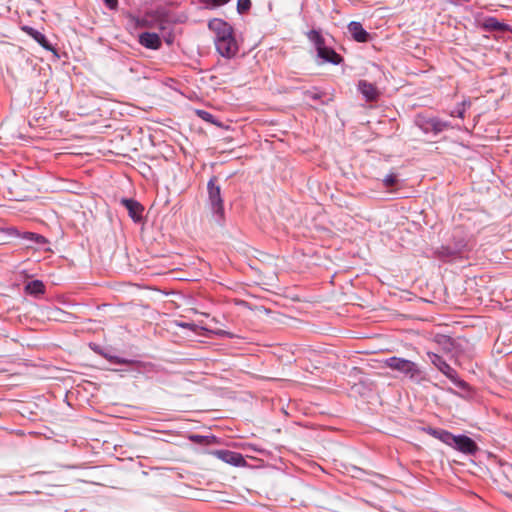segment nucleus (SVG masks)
Here are the masks:
<instances>
[{"label": "nucleus", "instance_id": "nucleus-1", "mask_svg": "<svg viewBox=\"0 0 512 512\" xmlns=\"http://www.w3.org/2000/svg\"><path fill=\"white\" fill-rule=\"evenodd\" d=\"M427 433L443 443L465 454H474L478 447L474 440L466 435L455 436L443 429L428 428Z\"/></svg>", "mask_w": 512, "mask_h": 512}, {"label": "nucleus", "instance_id": "nucleus-2", "mask_svg": "<svg viewBox=\"0 0 512 512\" xmlns=\"http://www.w3.org/2000/svg\"><path fill=\"white\" fill-rule=\"evenodd\" d=\"M384 363L385 366L389 367L390 369L408 375L411 378L419 374L417 365L408 359L393 356L386 359Z\"/></svg>", "mask_w": 512, "mask_h": 512}, {"label": "nucleus", "instance_id": "nucleus-3", "mask_svg": "<svg viewBox=\"0 0 512 512\" xmlns=\"http://www.w3.org/2000/svg\"><path fill=\"white\" fill-rule=\"evenodd\" d=\"M216 177H213L209 180L207 188H208V198L211 205L212 210L215 214H217L220 218H223L224 215V207H223V199L221 197V189L219 185H216Z\"/></svg>", "mask_w": 512, "mask_h": 512}, {"label": "nucleus", "instance_id": "nucleus-4", "mask_svg": "<svg viewBox=\"0 0 512 512\" xmlns=\"http://www.w3.org/2000/svg\"><path fill=\"white\" fill-rule=\"evenodd\" d=\"M416 123L424 133L433 132L434 134H438L449 127L447 122H443L437 118H427L420 115L417 117Z\"/></svg>", "mask_w": 512, "mask_h": 512}, {"label": "nucleus", "instance_id": "nucleus-5", "mask_svg": "<svg viewBox=\"0 0 512 512\" xmlns=\"http://www.w3.org/2000/svg\"><path fill=\"white\" fill-rule=\"evenodd\" d=\"M208 27L215 35V43L233 34V28L231 27V25H229L226 21L219 18H214L210 20L208 23Z\"/></svg>", "mask_w": 512, "mask_h": 512}, {"label": "nucleus", "instance_id": "nucleus-6", "mask_svg": "<svg viewBox=\"0 0 512 512\" xmlns=\"http://www.w3.org/2000/svg\"><path fill=\"white\" fill-rule=\"evenodd\" d=\"M215 46L216 50L222 56L227 58L233 57L238 51V46L234 38V34H231L230 36L221 39L220 41H217V43H215Z\"/></svg>", "mask_w": 512, "mask_h": 512}, {"label": "nucleus", "instance_id": "nucleus-7", "mask_svg": "<svg viewBox=\"0 0 512 512\" xmlns=\"http://www.w3.org/2000/svg\"><path fill=\"white\" fill-rule=\"evenodd\" d=\"M427 356L429 358V360L443 373L445 374L448 378H454L456 372L455 370L449 365L447 364L441 356H439L438 354H435V353H432V352H428L427 353Z\"/></svg>", "mask_w": 512, "mask_h": 512}, {"label": "nucleus", "instance_id": "nucleus-8", "mask_svg": "<svg viewBox=\"0 0 512 512\" xmlns=\"http://www.w3.org/2000/svg\"><path fill=\"white\" fill-rule=\"evenodd\" d=\"M348 31L352 38L360 43H365L369 40V33L363 28L360 22L352 21L348 24Z\"/></svg>", "mask_w": 512, "mask_h": 512}, {"label": "nucleus", "instance_id": "nucleus-9", "mask_svg": "<svg viewBox=\"0 0 512 512\" xmlns=\"http://www.w3.org/2000/svg\"><path fill=\"white\" fill-rule=\"evenodd\" d=\"M121 203L128 210L129 216L135 221H139L142 218L143 207L142 205L133 199H122Z\"/></svg>", "mask_w": 512, "mask_h": 512}, {"label": "nucleus", "instance_id": "nucleus-10", "mask_svg": "<svg viewBox=\"0 0 512 512\" xmlns=\"http://www.w3.org/2000/svg\"><path fill=\"white\" fill-rule=\"evenodd\" d=\"M139 43L148 48L157 50L161 47V39L156 33L144 32L139 36Z\"/></svg>", "mask_w": 512, "mask_h": 512}, {"label": "nucleus", "instance_id": "nucleus-11", "mask_svg": "<svg viewBox=\"0 0 512 512\" xmlns=\"http://www.w3.org/2000/svg\"><path fill=\"white\" fill-rule=\"evenodd\" d=\"M358 88L367 101H375L380 95L377 87L365 80L359 81Z\"/></svg>", "mask_w": 512, "mask_h": 512}, {"label": "nucleus", "instance_id": "nucleus-12", "mask_svg": "<svg viewBox=\"0 0 512 512\" xmlns=\"http://www.w3.org/2000/svg\"><path fill=\"white\" fill-rule=\"evenodd\" d=\"M317 54L323 60L332 64H339L342 61V57L336 53L332 48L326 47L325 44L318 48Z\"/></svg>", "mask_w": 512, "mask_h": 512}, {"label": "nucleus", "instance_id": "nucleus-13", "mask_svg": "<svg viewBox=\"0 0 512 512\" xmlns=\"http://www.w3.org/2000/svg\"><path fill=\"white\" fill-rule=\"evenodd\" d=\"M24 30L37 42L39 43L43 48L47 49V50H50L51 49V46L49 44V42L47 41L46 37L44 34H42L41 32L31 28V27H27V28H24Z\"/></svg>", "mask_w": 512, "mask_h": 512}, {"label": "nucleus", "instance_id": "nucleus-14", "mask_svg": "<svg viewBox=\"0 0 512 512\" xmlns=\"http://www.w3.org/2000/svg\"><path fill=\"white\" fill-rule=\"evenodd\" d=\"M25 290L27 293L31 295H40L45 291V286L40 280H33L25 286Z\"/></svg>", "mask_w": 512, "mask_h": 512}, {"label": "nucleus", "instance_id": "nucleus-15", "mask_svg": "<svg viewBox=\"0 0 512 512\" xmlns=\"http://www.w3.org/2000/svg\"><path fill=\"white\" fill-rule=\"evenodd\" d=\"M484 28L490 31H504L507 29V25L504 23H500L497 19L493 17H489L485 19L483 23Z\"/></svg>", "mask_w": 512, "mask_h": 512}, {"label": "nucleus", "instance_id": "nucleus-16", "mask_svg": "<svg viewBox=\"0 0 512 512\" xmlns=\"http://www.w3.org/2000/svg\"><path fill=\"white\" fill-rule=\"evenodd\" d=\"M218 455L225 462L232 463L234 465H238L243 459L242 456L238 453L229 452V451H219Z\"/></svg>", "mask_w": 512, "mask_h": 512}, {"label": "nucleus", "instance_id": "nucleus-17", "mask_svg": "<svg viewBox=\"0 0 512 512\" xmlns=\"http://www.w3.org/2000/svg\"><path fill=\"white\" fill-rule=\"evenodd\" d=\"M308 37L311 41L314 42L315 46H316V49L318 50V48H320L321 46H323L325 44V40L324 38L322 37V35L316 31V30H312L309 32L308 34Z\"/></svg>", "mask_w": 512, "mask_h": 512}, {"label": "nucleus", "instance_id": "nucleus-18", "mask_svg": "<svg viewBox=\"0 0 512 512\" xmlns=\"http://www.w3.org/2000/svg\"><path fill=\"white\" fill-rule=\"evenodd\" d=\"M308 37L311 41L314 42L315 46H316V49L318 50V48H320L321 46H323L325 44V40L324 38L322 37V35L316 31V30H312L309 32L308 34Z\"/></svg>", "mask_w": 512, "mask_h": 512}, {"label": "nucleus", "instance_id": "nucleus-19", "mask_svg": "<svg viewBox=\"0 0 512 512\" xmlns=\"http://www.w3.org/2000/svg\"><path fill=\"white\" fill-rule=\"evenodd\" d=\"M195 112H196L197 116L200 117L202 120H204V121H206L208 123H212V124L220 126V124H218L215 121L214 116L211 113H209L208 111L196 110Z\"/></svg>", "mask_w": 512, "mask_h": 512}, {"label": "nucleus", "instance_id": "nucleus-20", "mask_svg": "<svg viewBox=\"0 0 512 512\" xmlns=\"http://www.w3.org/2000/svg\"><path fill=\"white\" fill-rule=\"evenodd\" d=\"M251 8V0H238L237 1V11L240 14H243L249 11Z\"/></svg>", "mask_w": 512, "mask_h": 512}, {"label": "nucleus", "instance_id": "nucleus-21", "mask_svg": "<svg viewBox=\"0 0 512 512\" xmlns=\"http://www.w3.org/2000/svg\"><path fill=\"white\" fill-rule=\"evenodd\" d=\"M230 0H203V3L208 7H219L225 5Z\"/></svg>", "mask_w": 512, "mask_h": 512}, {"label": "nucleus", "instance_id": "nucleus-22", "mask_svg": "<svg viewBox=\"0 0 512 512\" xmlns=\"http://www.w3.org/2000/svg\"><path fill=\"white\" fill-rule=\"evenodd\" d=\"M397 182V177L395 174H389L383 179V183L385 187H391L395 185Z\"/></svg>", "mask_w": 512, "mask_h": 512}, {"label": "nucleus", "instance_id": "nucleus-23", "mask_svg": "<svg viewBox=\"0 0 512 512\" xmlns=\"http://www.w3.org/2000/svg\"><path fill=\"white\" fill-rule=\"evenodd\" d=\"M106 6L110 9H116L118 6V0H103Z\"/></svg>", "mask_w": 512, "mask_h": 512}, {"label": "nucleus", "instance_id": "nucleus-24", "mask_svg": "<svg viewBox=\"0 0 512 512\" xmlns=\"http://www.w3.org/2000/svg\"><path fill=\"white\" fill-rule=\"evenodd\" d=\"M306 96H307V97H310V98H312V99H314V100H316V99H319V98H320V95H319L318 93H314V92H310V91H307V92H306Z\"/></svg>", "mask_w": 512, "mask_h": 512}, {"label": "nucleus", "instance_id": "nucleus-25", "mask_svg": "<svg viewBox=\"0 0 512 512\" xmlns=\"http://www.w3.org/2000/svg\"><path fill=\"white\" fill-rule=\"evenodd\" d=\"M178 326H181V327H184V328H190L192 330H194V327H195L194 324H189V323H179Z\"/></svg>", "mask_w": 512, "mask_h": 512}, {"label": "nucleus", "instance_id": "nucleus-26", "mask_svg": "<svg viewBox=\"0 0 512 512\" xmlns=\"http://www.w3.org/2000/svg\"><path fill=\"white\" fill-rule=\"evenodd\" d=\"M32 236H35L38 242L44 241V237L40 235L31 234Z\"/></svg>", "mask_w": 512, "mask_h": 512}]
</instances>
